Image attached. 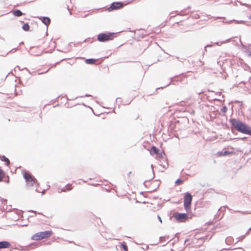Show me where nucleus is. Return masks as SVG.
Here are the masks:
<instances>
[{
    "mask_svg": "<svg viewBox=\"0 0 251 251\" xmlns=\"http://www.w3.org/2000/svg\"><path fill=\"white\" fill-rule=\"evenodd\" d=\"M114 33H106L100 34L98 36V40L100 42H105L112 40Z\"/></svg>",
    "mask_w": 251,
    "mask_h": 251,
    "instance_id": "5",
    "label": "nucleus"
},
{
    "mask_svg": "<svg viewBox=\"0 0 251 251\" xmlns=\"http://www.w3.org/2000/svg\"><path fill=\"white\" fill-rule=\"evenodd\" d=\"M23 175L25 179L26 185L28 187L33 186L34 185L38 184L36 178L30 173L25 172Z\"/></svg>",
    "mask_w": 251,
    "mask_h": 251,
    "instance_id": "3",
    "label": "nucleus"
},
{
    "mask_svg": "<svg viewBox=\"0 0 251 251\" xmlns=\"http://www.w3.org/2000/svg\"><path fill=\"white\" fill-rule=\"evenodd\" d=\"M12 12L13 15L16 17H20L23 15V13L19 10H14Z\"/></svg>",
    "mask_w": 251,
    "mask_h": 251,
    "instance_id": "10",
    "label": "nucleus"
},
{
    "mask_svg": "<svg viewBox=\"0 0 251 251\" xmlns=\"http://www.w3.org/2000/svg\"><path fill=\"white\" fill-rule=\"evenodd\" d=\"M121 246H122V248L125 251H127V246L124 244H122L121 245Z\"/></svg>",
    "mask_w": 251,
    "mask_h": 251,
    "instance_id": "18",
    "label": "nucleus"
},
{
    "mask_svg": "<svg viewBox=\"0 0 251 251\" xmlns=\"http://www.w3.org/2000/svg\"><path fill=\"white\" fill-rule=\"evenodd\" d=\"M52 234L51 230H48L37 232L31 237L33 240L38 241L50 237Z\"/></svg>",
    "mask_w": 251,
    "mask_h": 251,
    "instance_id": "2",
    "label": "nucleus"
},
{
    "mask_svg": "<svg viewBox=\"0 0 251 251\" xmlns=\"http://www.w3.org/2000/svg\"><path fill=\"white\" fill-rule=\"evenodd\" d=\"M39 19L47 26H48L50 23V20L49 17H40Z\"/></svg>",
    "mask_w": 251,
    "mask_h": 251,
    "instance_id": "8",
    "label": "nucleus"
},
{
    "mask_svg": "<svg viewBox=\"0 0 251 251\" xmlns=\"http://www.w3.org/2000/svg\"><path fill=\"white\" fill-rule=\"evenodd\" d=\"M122 4L120 2H114L112 3V5L109 7V9L110 10L117 9L122 7Z\"/></svg>",
    "mask_w": 251,
    "mask_h": 251,
    "instance_id": "7",
    "label": "nucleus"
},
{
    "mask_svg": "<svg viewBox=\"0 0 251 251\" xmlns=\"http://www.w3.org/2000/svg\"><path fill=\"white\" fill-rule=\"evenodd\" d=\"M182 181L180 179H177L176 181V184H180L181 183H182Z\"/></svg>",
    "mask_w": 251,
    "mask_h": 251,
    "instance_id": "19",
    "label": "nucleus"
},
{
    "mask_svg": "<svg viewBox=\"0 0 251 251\" xmlns=\"http://www.w3.org/2000/svg\"><path fill=\"white\" fill-rule=\"evenodd\" d=\"M158 219H159V221L161 223H162V220H161V218L159 216H158Z\"/></svg>",
    "mask_w": 251,
    "mask_h": 251,
    "instance_id": "20",
    "label": "nucleus"
},
{
    "mask_svg": "<svg viewBox=\"0 0 251 251\" xmlns=\"http://www.w3.org/2000/svg\"><path fill=\"white\" fill-rule=\"evenodd\" d=\"M218 154H219L221 156H224L228 154H229V152L227 151H224L222 152H218Z\"/></svg>",
    "mask_w": 251,
    "mask_h": 251,
    "instance_id": "16",
    "label": "nucleus"
},
{
    "mask_svg": "<svg viewBox=\"0 0 251 251\" xmlns=\"http://www.w3.org/2000/svg\"><path fill=\"white\" fill-rule=\"evenodd\" d=\"M11 245L8 241L0 242V249L8 248L10 247Z\"/></svg>",
    "mask_w": 251,
    "mask_h": 251,
    "instance_id": "9",
    "label": "nucleus"
},
{
    "mask_svg": "<svg viewBox=\"0 0 251 251\" xmlns=\"http://www.w3.org/2000/svg\"><path fill=\"white\" fill-rule=\"evenodd\" d=\"M211 46H208V45H207L205 48L207 47H210Z\"/></svg>",
    "mask_w": 251,
    "mask_h": 251,
    "instance_id": "23",
    "label": "nucleus"
},
{
    "mask_svg": "<svg viewBox=\"0 0 251 251\" xmlns=\"http://www.w3.org/2000/svg\"><path fill=\"white\" fill-rule=\"evenodd\" d=\"M0 158L2 161L6 162L7 166H8L10 164V161L6 156L2 155L0 157Z\"/></svg>",
    "mask_w": 251,
    "mask_h": 251,
    "instance_id": "11",
    "label": "nucleus"
},
{
    "mask_svg": "<svg viewBox=\"0 0 251 251\" xmlns=\"http://www.w3.org/2000/svg\"><path fill=\"white\" fill-rule=\"evenodd\" d=\"M159 151V150L158 149L156 148L155 147H152L151 149V153L158 154Z\"/></svg>",
    "mask_w": 251,
    "mask_h": 251,
    "instance_id": "12",
    "label": "nucleus"
},
{
    "mask_svg": "<svg viewBox=\"0 0 251 251\" xmlns=\"http://www.w3.org/2000/svg\"><path fill=\"white\" fill-rule=\"evenodd\" d=\"M5 175L4 171L0 168V181H2L3 177Z\"/></svg>",
    "mask_w": 251,
    "mask_h": 251,
    "instance_id": "15",
    "label": "nucleus"
},
{
    "mask_svg": "<svg viewBox=\"0 0 251 251\" xmlns=\"http://www.w3.org/2000/svg\"><path fill=\"white\" fill-rule=\"evenodd\" d=\"M230 121L233 126H234L238 131L246 134H249L251 129V127L236 119H232Z\"/></svg>",
    "mask_w": 251,
    "mask_h": 251,
    "instance_id": "1",
    "label": "nucleus"
},
{
    "mask_svg": "<svg viewBox=\"0 0 251 251\" xmlns=\"http://www.w3.org/2000/svg\"><path fill=\"white\" fill-rule=\"evenodd\" d=\"M174 217L178 221L183 222L188 218V216L185 213H176L174 215Z\"/></svg>",
    "mask_w": 251,
    "mask_h": 251,
    "instance_id": "6",
    "label": "nucleus"
},
{
    "mask_svg": "<svg viewBox=\"0 0 251 251\" xmlns=\"http://www.w3.org/2000/svg\"><path fill=\"white\" fill-rule=\"evenodd\" d=\"M22 28L25 31H27L29 30L30 27L28 24H25Z\"/></svg>",
    "mask_w": 251,
    "mask_h": 251,
    "instance_id": "13",
    "label": "nucleus"
},
{
    "mask_svg": "<svg viewBox=\"0 0 251 251\" xmlns=\"http://www.w3.org/2000/svg\"><path fill=\"white\" fill-rule=\"evenodd\" d=\"M249 54V55L251 56V52H250Z\"/></svg>",
    "mask_w": 251,
    "mask_h": 251,
    "instance_id": "22",
    "label": "nucleus"
},
{
    "mask_svg": "<svg viewBox=\"0 0 251 251\" xmlns=\"http://www.w3.org/2000/svg\"><path fill=\"white\" fill-rule=\"evenodd\" d=\"M157 155V157L163 158L164 155V154L162 152H158V154H156Z\"/></svg>",
    "mask_w": 251,
    "mask_h": 251,
    "instance_id": "17",
    "label": "nucleus"
},
{
    "mask_svg": "<svg viewBox=\"0 0 251 251\" xmlns=\"http://www.w3.org/2000/svg\"><path fill=\"white\" fill-rule=\"evenodd\" d=\"M192 201V197L191 195L187 193L185 195V199L184 201V205L186 211H189L190 209L191 204Z\"/></svg>",
    "mask_w": 251,
    "mask_h": 251,
    "instance_id": "4",
    "label": "nucleus"
},
{
    "mask_svg": "<svg viewBox=\"0 0 251 251\" xmlns=\"http://www.w3.org/2000/svg\"><path fill=\"white\" fill-rule=\"evenodd\" d=\"M86 63L87 64H94L96 62V60L94 59H88L85 61Z\"/></svg>",
    "mask_w": 251,
    "mask_h": 251,
    "instance_id": "14",
    "label": "nucleus"
},
{
    "mask_svg": "<svg viewBox=\"0 0 251 251\" xmlns=\"http://www.w3.org/2000/svg\"><path fill=\"white\" fill-rule=\"evenodd\" d=\"M248 134L251 135V130H250V132H249Z\"/></svg>",
    "mask_w": 251,
    "mask_h": 251,
    "instance_id": "21",
    "label": "nucleus"
}]
</instances>
